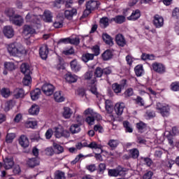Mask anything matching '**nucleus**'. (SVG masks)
<instances>
[{"mask_svg": "<svg viewBox=\"0 0 179 179\" xmlns=\"http://www.w3.org/2000/svg\"><path fill=\"white\" fill-rule=\"evenodd\" d=\"M124 15H117L112 18V21L115 22L117 24H122L125 22V16H128L127 11L124 12Z\"/></svg>", "mask_w": 179, "mask_h": 179, "instance_id": "obj_18", "label": "nucleus"}, {"mask_svg": "<svg viewBox=\"0 0 179 179\" xmlns=\"http://www.w3.org/2000/svg\"><path fill=\"white\" fill-rule=\"evenodd\" d=\"M64 112H63V117H64V118H71V115H72V111L71 110V108H68V107H64Z\"/></svg>", "mask_w": 179, "mask_h": 179, "instance_id": "obj_40", "label": "nucleus"}, {"mask_svg": "<svg viewBox=\"0 0 179 179\" xmlns=\"http://www.w3.org/2000/svg\"><path fill=\"white\" fill-rule=\"evenodd\" d=\"M54 99L55 101H57V103H62V101H64V100H65V98L64 97V95H62L61 91H57L55 92Z\"/></svg>", "mask_w": 179, "mask_h": 179, "instance_id": "obj_26", "label": "nucleus"}, {"mask_svg": "<svg viewBox=\"0 0 179 179\" xmlns=\"http://www.w3.org/2000/svg\"><path fill=\"white\" fill-rule=\"evenodd\" d=\"M40 94H41V91L40 89L36 88L35 90L31 92V98L32 100H37L40 97Z\"/></svg>", "mask_w": 179, "mask_h": 179, "instance_id": "obj_36", "label": "nucleus"}, {"mask_svg": "<svg viewBox=\"0 0 179 179\" xmlns=\"http://www.w3.org/2000/svg\"><path fill=\"white\" fill-rule=\"evenodd\" d=\"M8 52L13 57H19L24 52V48L19 43H11L8 47Z\"/></svg>", "mask_w": 179, "mask_h": 179, "instance_id": "obj_1", "label": "nucleus"}, {"mask_svg": "<svg viewBox=\"0 0 179 179\" xmlns=\"http://www.w3.org/2000/svg\"><path fill=\"white\" fill-rule=\"evenodd\" d=\"M71 68L74 72H79L82 67L80 66V64H78L76 60H73L71 62Z\"/></svg>", "mask_w": 179, "mask_h": 179, "instance_id": "obj_30", "label": "nucleus"}, {"mask_svg": "<svg viewBox=\"0 0 179 179\" xmlns=\"http://www.w3.org/2000/svg\"><path fill=\"white\" fill-rule=\"evenodd\" d=\"M112 89L116 94H118V93H121L122 89H124V85L122 84L114 83L112 85Z\"/></svg>", "mask_w": 179, "mask_h": 179, "instance_id": "obj_24", "label": "nucleus"}, {"mask_svg": "<svg viewBox=\"0 0 179 179\" xmlns=\"http://www.w3.org/2000/svg\"><path fill=\"white\" fill-rule=\"evenodd\" d=\"M19 143L22 148H28L29 138L24 135H22L19 139Z\"/></svg>", "mask_w": 179, "mask_h": 179, "instance_id": "obj_22", "label": "nucleus"}, {"mask_svg": "<svg viewBox=\"0 0 179 179\" xmlns=\"http://www.w3.org/2000/svg\"><path fill=\"white\" fill-rule=\"evenodd\" d=\"M16 135L14 133L8 134L6 136V141L7 143H10L15 139Z\"/></svg>", "mask_w": 179, "mask_h": 179, "instance_id": "obj_47", "label": "nucleus"}, {"mask_svg": "<svg viewBox=\"0 0 179 179\" xmlns=\"http://www.w3.org/2000/svg\"><path fill=\"white\" fill-rule=\"evenodd\" d=\"M78 13L76 8H73L72 10H66L64 12V16L66 19H68L69 20H72V18L75 15Z\"/></svg>", "mask_w": 179, "mask_h": 179, "instance_id": "obj_19", "label": "nucleus"}, {"mask_svg": "<svg viewBox=\"0 0 179 179\" xmlns=\"http://www.w3.org/2000/svg\"><path fill=\"white\" fill-rule=\"evenodd\" d=\"M34 29L31 27L30 25H24L23 27V33L27 36L28 34H34L35 33Z\"/></svg>", "mask_w": 179, "mask_h": 179, "instance_id": "obj_32", "label": "nucleus"}, {"mask_svg": "<svg viewBox=\"0 0 179 179\" xmlns=\"http://www.w3.org/2000/svg\"><path fill=\"white\" fill-rule=\"evenodd\" d=\"M21 72L24 73V75H31V70L30 69V66L29 64L24 63L21 64L20 66Z\"/></svg>", "mask_w": 179, "mask_h": 179, "instance_id": "obj_20", "label": "nucleus"}, {"mask_svg": "<svg viewBox=\"0 0 179 179\" xmlns=\"http://www.w3.org/2000/svg\"><path fill=\"white\" fill-rule=\"evenodd\" d=\"M171 89L173 92H178L179 91V83H177V82L172 83L171 85Z\"/></svg>", "mask_w": 179, "mask_h": 179, "instance_id": "obj_54", "label": "nucleus"}, {"mask_svg": "<svg viewBox=\"0 0 179 179\" xmlns=\"http://www.w3.org/2000/svg\"><path fill=\"white\" fill-rule=\"evenodd\" d=\"M44 20L48 22V23H51L52 22V13L50 10L44 11Z\"/></svg>", "mask_w": 179, "mask_h": 179, "instance_id": "obj_35", "label": "nucleus"}, {"mask_svg": "<svg viewBox=\"0 0 179 179\" xmlns=\"http://www.w3.org/2000/svg\"><path fill=\"white\" fill-rule=\"evenodd\" d=\"M22 83L24 86H29L31 83V76L30 75H25L22 80Z\"/></svg>", "mask_w": 179, "mask_h": 179, "instance_id": "obj_44", "label": "nucleus"}, {"mask_svg": "<svg viewBox=\"0 0 179 179\" xmlns=\"http://www.w3.org/2000/svg\"><path fill=\"white\" fill-rule=\"evenodd\" d=\"M92 50L93 51V52H94V56H97L100 54V47H99V45L94 46L92 48Z\"/></svg>", "mask_w": 179, "mask_h": 179, "instance_id": "obj_63", "label": "nucleus"}, {"mask_svg": "<svg viewBox=\"0 0 179 179\" xmlns=\"http://www.w3.org/2000/svg\"><path fill=\"white\" fill-rule=\"evenodd\" d=\"M152 66L153 71L157 73H164L166 72V67H164V66L161 63H153Z\"/></svg>", "mask_w": 179, "mask_h": 179, "instance_id": "obj_9", "label": "nucleus"}, {"mask_svg": "<svg viewBox=\"0 0 179 179\" xmlns=\"http://www.w3.org/2000/svg\"><path fill=\"white\" fill-rule=\"evenodd\" d=\"M108 145L111 148V149H115V148L120 145V142L118 140L112 139L108 141Z\"/></svg>", "mask_w": 179, "mask_h": 179, "instance_id": "obj_41", "label": "nucleus"}, {"mask_svg": "<svg viewBox=\"0 0 179 179\" xmlns=\"http://www.w3.org/2000/svg\"><path fill=\"white\" fill-rule=\"evenodd\" d=\"M115 42L119 47H125L127 45V40H125V38L124 36L121 34H118L115 36Z\"/></svg>", "mask_w": 179, "mask_h": 179, "instance_id": "obj_11", "label": "nucleus"}, {"mask_svg": "<svg viewBox=\"0 0 179 179\" xmlns=\"http://www.w3.org/2000/svg\"><path fill=\"white\" fill-rule=\"evenodd\" d=\"M129 156L132 159H138L139 157V150L137 148H133L129 150Z\"/></svg>", "mask_w": 179, "mask_h": 179, "instance_id": "obj_34", "label": "nucleus"}, {"mask_svg": "<svg viewBox=\"0 0 179 179\" xmlns=\"http://www.w3.org/2000/svg\"><path fill=\"white\" fill-rule=\"evenodd\" d=\"M36 125L37 122L36 121L27 120L25 122V127L27 128H34Z\"/></svg>", "mask_w": 179, "mask_h": 179, "instance_id": "obj_46", "label": "nucleus"}, {"mask_svg": "<svg viewBox=\"0 0 179 179\" xmlns=\"http://www.w3.org/2000/svg\"><path fill=\"white\" fill-rule=\"evenodd\" d=\"M53 26L56 29H59V28L62 27V26H63L62 20L59 21V18L57 17V20L54 22Z\"/></svg>", "mask_w": 179, "mask_h": 179, "instance_id": "obj_55", "label": "nucleus"}, {"mask_svg": "<svg viewBox=\"0 0 179 179\" xmlns=\"http://www.w3.org/2000/svg\"><path fill=\"white\" fill-rule=\"evenodd\" d=\"M123 127L124 128H125L126 132L132 133L134 131V129L131 127V123H129V122L128 121L123 122Z\"/></svg>", "mask_w": 179, "mask_h": 179, "instance_id": "obj_42", "label": "nucleus"}, {"mask_svg": "<svg viewBox=\"0 0 179 179\" xmlns=\"http://www.w3.org/2000/svg\"><path fill=\"white\" fill-rule=\"evenodd\" d=\"M94 59V54L85 53L83 55L82 59L83 62H89Z\"/></svg>", "mask_w": 179, "mask_h": 179, "instance_id": "obj_37", "label": "nucleus"}, {"mask_svg": "<svg viewBox=\"0 0 179 179\" xmlns=\"http://www.w3.org/2000/svg\"><path fill=\"white\" fill-rule=\"evenodd\" d=\"M0 94L2 96V97H4V99H8V97L10 96V90H9V88L3 87L0 90Z\"/></svg>", "mask_w": 179, "mask_h": 179, "instance_id": "obj_38", "label": "nucleus"}, {"mask_svg": "<svg viewBox=\"0 0 179 179\" xmlns=\"http://www.w3.org/2000/svg\"><path fill=\"white\" fill-rule=\"evenodd\" d=\"M136 103L138 106H145V101H143V99L141 96H137V98L135 99Z\"/></svg>", "mask_w": 179, "mask_h": 179, "instance_id": "obj_58", "label": "nucleus"}, {"mask_svg": "<svg viewBox=\"0 0 179 179\" xmlns=\"http://www.w3.org/2000/svg\"><path fill=\"white\" fill-rule=\"evenodd\" d=\"M62 129L59 127H55V136L56 138H61L62 136Z\"/></svg>", "mask_w": 179, "mask_h": 179, "instance_id": "obj_50", "label": "nucleus"}, {"mask_svg": "<svg viewBox=\"0 0 179 179\" xmlns=\"http://www.w3.org/2000/svg\"><path fill=\"white\" fill-rule=\"evenodd\" d=\"M134 95V90L132 88H128L124 92V96L125 97H131V96Z\"/></svg>", "mask_w": 179, "mask_h": 179, "instance_id": "obj_60", "label": "nucleus"}, {"mask_svg": "<svg viewBox=\"0 0 179 179\" xmlns=\"http://www.w3.org/2000/svg\"><path fill=\"white\" fill-rule=\"evenodd\" d=\"M4 15L10 20L15 15V10L12 8H6L4 10Z\"/></svg>", "mask_w": 179, "mask_h": 179, "instance_id": "obj_27", "label": "nucleus"}, {"mask_svg": "<svg viewBox=\"0 0 179 179\" xmlns=\"http://www.w3.org/2000/svg\"><path fill=\"white\" fill-rule=\"evenodd\" d=\"M14 96L15 99H20L24 97V90L22 88H17L14 92Z\"/></svg>", "mask_w": 179, "mask_h": 179, "instance_id": "obj_29", "label": "nucleus"}, {"mask_svg": "<svg viewBox=\"0 0 179 179\" xmlns=\"http://www.w3.org/2000/svg\"><path fill=\"white\" fill-rule=\"evenodd\" d=\"M10 22H12V23L16 26H22V24L23 23V17L19 15H15L10 20Z\"/></svg>", "mask_w": 179, "mask_h": 179, "instance_id": "obj_17", "label": "nucleus"}, {"mask_svg": "<svg viewBox=\"0 0 179 179\" xmlns=\"http://www.w3.org/2000/svg\"><path fill=\"white\" fill-rule=\"evenodd\" d=\"M101 57L103 61H108L113 58V52L110 50H107L102 54Z\"/></svg>", "mask_w": 179, "mask_h": 179, "instance_id": "obj_31", "label": "nucleus"}, {"mask_svg": "<svg viewBox=\"0 0 179 179\" xmlns=\"http://www.w3.org/2000/svg\"><path fill=\"white\" fill-rule=\"evenodd\" d=\"M27 166H29L31 169H34L36 166L40 165V159L38 158H29L27 162Z\"/></svg>", "mask_w": 179, "mask_h": 179, "instance_id": "obj_14", "label": "nucleus"}, {"mask_svg": "<svg viewBox=\"0 0 179 179\" xmlns=\"http://www.w3.org/2000/svg\"><path fill=\"white\" fill-rule=\"evenodd\" d=\"M49 52L48 46L47 45H43L39 49V55L42 59H47Z\"/></svg>", "mask_w": 179, "mask_h": 179, "instance_id": "obj_10", "label": "nucleus"}, {"mask_svg": "<svg viewBox=\"0 0 179 179\" xmlns=\"http://www.w3.org/2000/svg\"><path fill=\"white\" fill-rule=\"evenodd\" d=\"M140 17H141V10L137 9L136 10H134L130 16L127 17V20L135 21V20H138V19H139Z\"/></svg>", "mask_w": 179, "mask_h": 179, "instance_id": "obj_21", "label": "nucleus"}, {"mask_svg": "<svg viewBox=\"0 0 179 179\" xmlns=\"http://www.w3.org/2000/svg\"><path fill=\"white\" fill-rule=\"evenodd\" d=\"M126 171L127 169L119 166L115 169H109L108 176H110V177H118V176H124Z\"/></svg>", "mask_w": 179, "mask_h": 179, "instance_id": "obj_4", "label": "nucleus"}, {"mask_svg": "<svg viewBox=\"0 0 179 179\" xmlns=\"http://www.w3.org/2000/svg\"><path fill=\"white\" fill-rule=\"evenodd\" d=\"M55 179H66L65 173L61 171H57L55 173Z\"/></svg>", "mask_w": 179, "mask_h": 179, "instance_id": "obj_45", "label": "nucleus"}, {"mask_svg": "<svg viewBox=\"0 0 179 179\" xmlns=\"http://www.w3.org/2000/svg\"><path fill=\"white\" fill-rule=\"evenodd\" d=\"M152 177H153V172L148 171L143 175V179H152Z\"/></svg>", "mask_w": 179, "mask_h": 179, "instance_id": "obj_59", "label": "nucleus"}, {"mask_svg": "<svg viewBox=\"0 0 179 179\" xmlns=\"http://www.w3.org/2000/svg\"><path fill=\"white\" fill-rule=\"evenodd\" d=\"M135 73L136 76H142V73H143V66L142 65H137L135 69Z\"/></svg>", "mask_w": 179, "mask_h": 179, "instance_id": "obj_39", "label": "nucleus"}, {"mask_svg": "<svg viewBox=\"0 0 179 179\" xmlns=\"http://www.w3.org/2000/svg\"><path fill=\"white\" fill-rule=\"evenodd\" d=\"M63 3H64L65 8H72L73 0H63Z\"/></svg>", "mask_w": 179, "mask_h": 179, "instance_id": "obj_53", "label": "nucleus"}, {"mask_svg": "<svg viewBox=\"0 0 179 179\" xmlns=\"http://www.w3.org/2000/svg\"><path fill=\"white\" fill-rule=\"evenodd\" d=\"M53 146L55 149H57V150H58L59 153H62L64 152V147L57 144V143H54Z\"/></svg>", "mask_w": 179, "mask_h": 179, "instance_id": "obj_62", "label": "nucleus"}, {"mask_svg": "<svg viewBox=\"0 0 179 179\" xmlns=\"http://www.w3.org/2000/svg\"><path fill=\"white\" fill-rule=\"evenodd\" d=\"M3 165L0 162V169H2L3 166L6 170H10L15 165V162H13V158L12 157H6L3 159Z\"/></svg>", "mask_w": 179, "mask_h": 179, "instance_id": "obj_6", "label": "nucleus"}, {"mask_svg": "<svg viewBox=\"0 0 179 179\" xmlns=\"http://www.w3.org/2000/svg\"><path fill=\"white\" fill-rule=\"evenodd\" d=\"M106 164L104 163H101L99 164V166H98V173L99 174H103L104 171H106Z\"/></svg>", "mask_w": 179, "mask_h": 179, "instance_id": "obj_48", "label": "nucleus"}, {"mask_svg": "<svg viewBox=\"0 0 179 179\" xmlns=\"http://www.w3.org/2000/svg\"><path fill=\"white\" fill-rule=\"evenodd\" d=\"M4 66L6 69H8V71H14L15 69V64L13 62H6L4 64Z\"/></svg>", "mask_w": 179, "mask_h": 179, "instance_id": "obj_49", "label": "nucleus"}, {"mask_svg": "<svg viewBox=\"0 0 179 179\" xmlns=\"http://www.w3.org/2000/svg\"><path fill=\"white\" fill-rule=\"evenodd\" d=\"M100 6V2L97 1L91 0L87 1L86 3L87 9H90L91 10H95V9H98Z\"/></svg>", "mask_w": 179, "mask_h": 179, "instance_id": "obj_13", "label": "nucleus"}, {"mask_svg": "<svg viewBox=\"0 0 179 179\" xmlns=\"http://www.w3.org/2000/svg\"><path fill=\"white\" fill-rule=\"evenodd\" d=\"M29 114L31 115H37L40 113V107L38 105H32L29 110Z\"/></svg>", "mask_w": 179, "mask_h": 179, "instance_id": "obj_28", "label": "nucleus"}, {"mask_svg": "<svg viewBox=\"0 0 179 179\" xmlns=\"http://www.w3.org/2000/svg\"><path fill=\"white\" fill-rule=\"evenodd\" d=\"M141 159H142V160H143L145 164H146L148 167H150L152 166L153 161H152V159H150V158L142 157Z\"/></svg>", "mask_w": 179, "mask_h": 179, "instance_id": "obj_56", "label": "nucleus"}, {"mask_svg": "<svg viewBox=\"0 0 179 179\" xmlns=\"http://www.w3.org/2000/svg\"><path fill=\"white\" fill-rule=\"evenodd\" d=\"M80 125L78 124H73L70 127L69 131L71 134H79L80 132Z\"/></svg>", "mask_w": 179, "mask_h": 179, "instance_id": "obj_25", "label": "nucleus"}, {"mask_svg": "<svg viewBox=\"0 0 179 179\" xmlns=\"http://www.w3.org/2000/svg\"><path fill=\"white\" fill-rule=\"evenodd\" d=\"M87 148H90V149H101V145H97L96 142H92L87 145Z\"/></svg>", "mask_w": 179, "mask_h": 179, "instance_id": "obj_52", "label": "nucleus"}, {"mask_svg": "<svg viewBox=\"0 0 179 179\" xmlns=\"http://www.w3.org/2000/svg\"><path fill=\"white\" fill-rule=\"evenodd\" d=\"M102 38L106 44H108V45H114L113 38H111V36H110V35H108V34H103Z\"/></svg>", "mask_w": 179, "mask_h": 179, "instance_id": "obj_23", "label": "nucleus"}, {"mask_svg": "<svg viewBox=\"0 0 179 179\" xmlns=\"http://www.w3.org/2000/svg\"><path fill=\"white\" fill-rule=\"evenodd\" d=\"M70 44H73L74 45H78L80 43V39L78 37L71 38H69Z\"/></svg>", "mask_w": 179, "mask_h": 179, "instance_id": "obj_51", "label": "nucleus"}, {"mask_svg": "<svg viewBox=\"0 0 179 179\" xmlns=\"http://www.w3.org/2000/svg\"><path fill=\"white\" fill-rule=\"evenodd\" d=\"M153 24L157 29H160V27H163V24H164V20L162 16L156 15L154 17Z\"/></svg>", "mask_w": 179, "mask_h": 179, "instance_id": "obj_8", "label": "nucleus"}, {"mask_svg": "<svg viewBox=\"0 0 179 179\" xmlns=\"http://www.w3.org/2000/svg\"><path fill=\"white\" fill-rule=\"evenodd\" d=\"M108 24H109V23H108V18L107 17H102L100 20V26L103 29H106V27H107V26H108Z\"/></svg>", "mask_w": 179, "mask_h": 179, "instance_id": "obj_43", "label": "nucleus"}, {"mask_svg": "<svg viewBox=\"0 0 179 179\" xmlns=\"http://www.w3.org/2000/svg\"><path fill=\"white\" fill-rule=\"evenodd\" d=\"M82 157H83V155L82 154L77 155L75 159L71 162V166H75V164H76V163H78V162H79Z\"/></svg>", "mask_w": 179, "mask_h": 179, "instance_id": "obj_57", "label": "nucleus"}, {"mask_svg": "<svg viewBox=\"0 0 179 179\" xmlns=\"http://www.w3.org/2000/svg\"><path fill=\"white\" fill-rule=\"evenodd\" d=\"M42 92H43L44 94L46 96H52L54 93V90H55V87L54 85L50 83H45L42 87Z\"/></svg>", "mask_w": 179, "mask_h": 179, "instance_id": "obj_5", "label": "nucleus"}, {"mask_svg": "<svg viewBox=\"0 0 179 179\" xmlns=\"http://www.w3.org/2000/svg\"><path fill=\"white\" fill-rule=\"evenodd\" d=\"M172 16H173V17H176V19H178L179 18V8H176L173 10Z\"/></svg>", "mask_w": 179, "mask_h": 179, "instance_id": "obj_64", "label": "nucleus"}, {"mask_svg": "<svg viewBox=\"0 0 179 179\" xmlns=\"http://www.w3.org/2000/svg\"><path fill=\"white\" fill-rule=\"evenodd\" d=\"M66 80L69 83H75L78 80V77L69 73L66 74Z\"/></svg>", "mask_w": 179, "mask_h": 179, "instance_id": "obj_33", "label": "nucleus"}, {"mask_svg": "<svg viewBox=\"0 0 179 179\" xmlns=\"http://www.w3.org/2000/svg\"><path fill=\"white\" fill-rule=\"evenodd\" d=\"M3 33L7 38H12L15 36V31L11 26H5L3 29Z\"/></svg>", "mask_w": 179, "mask_h": 179, "instance_id": "obj_7", "label": "nucleus"}, {"mask_svg": "<svg viewBox=\"0 0 179 179\" xmlns=\"http://www.w3.org/2000/svg\"><path fill=\"white\" fill-rule=\"evenodd\" d=\"M156 109L160 113L162 117H169L170 115V106L166 103H157Z\"/></svg>", "mask_w": 179, "mask_h": 179, "instance_id": "obj_3", "label": "nucleus"}, {"mask_svg": "<svg viewBox=\"0 0 179 179\" xmlns=\"http://www.w3.org/2000/svg\"><path fill=\"white\" fill-rule=\"evenodd\" d=\"M124 108H125V103H117L115 106V111L117 115H122L124 113Z\"/></svg>", "mask_w": 179, "mask_h": 179, "instance_id": "obj_16", "label": "nucleus"}, {"mask_svg": "<svg viewBox=\"0 0 179 179\" xmlns=\"http://www.w3.org/2000/svg\"><path fill=\"white\" fill-rule=\"evenodd\" d=\"M103 69L101 67H96L94 72V76L95 79L92 80V85H94L97 80H96V78H101L103 76Z\"/></svg>", "mask_w": 179, "mask_h": 179, "instance_id": "obj_15", "label": "nucleus"}, {"mask_svg": "<svg viewBox=\"0 0 179 179\" xmlns=\"http://www.w3.org/2000/svg\"><path fill=\"white\" fill-rule=\"evenodd\" d=\"M84 114L88 115L85 121L89 125H93L94 124V120H97V121L101 120V115L100 114L94 112L93 110L90 108L85 110Z\"/></svg>", "mask_w": 179, "mask_h": 179, "instance_id": "obj_2", "label": "nucleus"}, {"mask_svg": "<svg viewBox=\"0 0 179 179\" xmlns=\"http://www.w3.org/2000/svg\"><path fill=\"white\" fill-rule=\"evenodd\" d=\"M74 53H75V50H73V48H71L70 49H67L62 52V54H64V55H72V54H74Z\"/></svg>", "mask_w": 179, "mask_h": 179, "instance_id": "obj_61", "label": "nucleus"}, {"mask_svg": "<svg viewBox=\"0 0 179 179\" xmlns=\"http://www.w3.org/2000/svg\"><path fill=\"white\" fill-rule=\"evenodd\" d=\"M25 20L28 23H39L40 20L38 17L34 14L28 13L25 17Z\"/></svg>", "mask_w": 179, "mask_h": 179, "instance_id": "obj_12", "label": "nucleus"}]
</instances>
